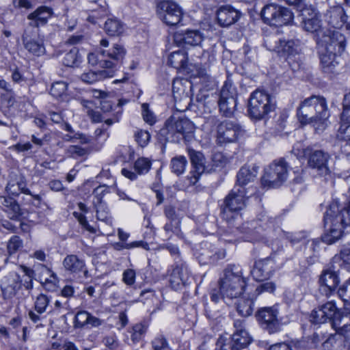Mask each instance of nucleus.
<instances>
[{
	"label": "nucleus",
	"instance_id": "59",
	"mask_svg": "<svg viewBox=\"0 0 350 350\" xmlns=\"http://www.w3.org/2000/svg\"><path fill=\"white\" fill-rule=\"evenodd\" d=\"M67 153L73 157H81L85 154L86 150L77 146H70L67 149Z\"/></svg>",
	"mask_w": 350,
	"mask_h": 350
},
{
	"label": "nucleus",
	"instance_id": "29",
	"mask_svg": "<svg viewBox=\"0 0 350 350\" xmlns=\"http://www.w3.org/2000/svg\"><path fill=\"white\" fill-rule=\"evenodd\" d=\"M32 31L26 29L22 36V41L24 47L30 53L40 56L45 52V48L42 41L31 38Z\"/></svg>",
	"mask_w": 350,
	"mask_h": 350
},
{
	"label": "nucleus",
	"instance_id": "41",
	"mask_svg": "<svg viewBox=\"0 0 350 350\" xmlns=\"http://www.w3.org/2000/svg\"><path fill=\"white\" fill-rule=\"evenodd\" d=\"M81 62V57L76 47H73L69 52L66 53L62 60L63 64L68 67L77 66Z\"/></svg>",
	"mask_w": 350,
	"mask_h": 350
},
{
	"label": "nucleus",
	"instance_id": "26",
	"mask_svg": "<svg viewBox=\"0 0 350 350\" xmlns=\"http://www.w3.org/2000/svg\"><path fill=\"white\" fill-rule=\"evenodd\" d=\"M302 27L303 29L308 32L317 33V38H321L320 35L323 33L321 29V21L319 20L317 14L308 9L302 11Z\"/></svg>",
	"mask_w": 350,
	"mask_h": 350
},
{
	"label": "nucleus",
	"instance_id": "46",
	"mask_svg": "<svg viewBox=\"0 0 350 350\" xmlns=\"http://www.w3.org/2000/svg\"><path fill=\"white\" fill-rule=\"evenodd\" d=\"M50 302V299L48 296L44 294L39 295L35 301L34 308L35 310L39 314H43L46 312V308Z\"/></svg>",
	"mask_w": 350,
	"mask_h": 350
},
{
	"label": "nucleus",
	"instance_id": "36",
	"mask_svg": "<svg viewBox=\"0 0 350 350\" xmlns=\"http://www.w3.org/2000/svg\"><path fill=\"white\" fill-rule=\"evenodd\" d=\"M6 191L13 196H17L20 193H29L26 183L22 177L9 180L6 186Z\"/></svg>",
	"mask_w": 350,
	"mask_h": 350
},
{
	"label": "nucleus",
	"instance_id": "27",
	"mask_svg": "<svg viewBox=\"0 0 350 350\" xmlns=\"http://www.w3.org/2000/svg\"><path fill=\"white\" fill-rule=\"evenodd\" d=\"M203 38L202 33L196 29L178 31L174 34V41L178 44L198 46L201 44Z\"/></svg>",
	"mask_w": 350,
	"mask_h": 350
},
{
	"label": "nucleus",
	"instance_id": "54",
	"mask_svg": "<svg viewBox=\"0 0 350 350\" xmlns=\"http://www.w3.org/2000/svg\"><path fill=\"white\" fill-rule=\"evenodd\" d=\"M90 314V313L85 310L78 312L75 318V326L77 327H83L88 325V320Z\"/></svg>",
	"mask_w": 350,
	"mask_h": 350
},
{
	"label": "nucleus",
	"instance_id": "17",
	"mask_svg": "<svg viewBox=\"0 0 350 350\" xmlns=\"http://www.w3.org/2000/svg\"><path fill=\"white\" fill-rule=\"evenodd\" d=\"M275 230V219L269 217L265 213L260 214L255 221L254 229L251 230L252 241L263 240Z\"/></svg>",
	"mask_w": 350,
	"mask_h": 350
},
{
	"label": "nucleus",
	"instance_id": "21",
	"mask_svg": "<svg viewBox=\"0 0 350 350\" xmlns=\"http://www.w3.org/2000/svg\"><path fill=\"white\" fill-rule=\"evenodd\" d=\"M275 268V262L271 258H266L255 261L251 274L256 281L262 282L270 278Z\"/></svg>",
	"mask_w": 350,
	"mask_h": 350
},
{
	"label": "nucleus",
	"instance_id": "64",
	"mask_svg": "<svg viewBox=\"0 0 350 350\" xmlns=\"http://www.w3.org/2000/svg\"><path fill=\"white\" fill-rule=\"evenodd\" d=\"M12 80L16 83H21L25 81V79L18 68H15L12 70Z\"/></svg>",
	"mask_w": 350,
	"mask_h": 350
},
{
	"label": "nucleus",
	"instance_id": "57",
	"mask_svg": "<svg viewBox=\"0 0 350 350\" xmlns=\"http://www.w3.org/2000/svg\"><path fill=\"white\" fill-rule=\"evenodd\" d=\"M275 289V284L272 282H267L260 284L256 288L257 295L263 292L273 293Z\"/></svg>",
	"mask_w": 350,
	"mask_h": 350
},
{
	"label": "nucleus",
	"instance_id": "48",
	"mask_svg": "<svg viewBox=\"0 0 350 350\" xmlns=\"http://www.w3.org/2000/svg\"><path fill=\"white\" fill-rule=\"evenodd\" d=\"M341 121V124L350 125V92L346 94L344 98Z\"/></svg>",
	"mask_w": 350,
	"mask_h": 350
},
{
	"label": "nucleus",
	"instance_id": "9",
	"mask_svg": "<svg viewBox=\"0 0 350 350\" xmlns=\"http://www.w3.org/2000/svg\"><path fill=\"white\" fill-rule=\"evenodd\" d=\"M24 271L27 275L29 280H25L23 284L20 275L14 271L9 273L1 279L0 287L4 299H10L14 297L23 285L27 290L32 288L33 282L31 275L33 273V271L27 267L24 268Z\"/></svg>",
	"mask_w": 350,
	"mask_h": 350
},
{
	"label": "nucleus",
	"instance_id": "45",
	"mask_svg": "<svg viewBox=\"0 0 350 350\" xmlns=\"http://www.w3.org/2000/svg\"><path fill=\"white\" fill-rule=\"evenodd\" d=\"M23 246V240L18 236H12L7 243V252L9 256L14 255Z\"/></svg>",
	"mask_w": 350,
	"mask_h": 350
},
{
	"label": "nucleus",
	"instance_id": "18",
	"mask_svg": "<svg viewBox=\"0 0 350 350\" xmlns=\"http://www.w3.org/2000/svg\"><path fill=\"white\" fill-rule=\"evenodd\" d=\"M100 55L105 57L100 60V68L113 70L112 68L124 59L126 49L121 44H114L112 48L108 50L100 49Z\"/></svg>",
	"mask_w": 350,
	"mask_h": 350
},
{
	"label": "nucleus",
	"instance_id": "6",
	"mask_svg": "<svg viewBox=\"0 0 350 350\" xmlns=\"http://www.w3.org/2000/svg\"><path fill=\"white\" fill-rule=\"evenodd\" d=\"M255 191L256 189L252 187H249L248 189L234 187L225 198L224 206L221 212L222 217L229 221L240 216L239 212L246 206L248 193L252 195Z\"/></svg>",
	"mask_w": 350,
	"mask_h": 350
},
{
	"label": "nucleus",
	"instance_id": "13",
	"mask_svg": "<svg viewBox=\"0 0 350 350\" xmlns=\"http://www.w3.org/2000/svg\"><path fill=\"white\" fill-rule=\"evenodd\" d=\"M261 16L266 23L274 26L288 25L293 18L291 10L275 4L265 5L261 11Z\"/></svg>",
	"mask_w": 350,
	"mask_h": 350
},
{
	"label": "nucleus",
	"instance_id": "31",
	"mask_svg": "<svg viewBox=\"0 0 350 350\" xmlns=\"http://www.w3.org/2000/svg\"><path fill=\"white\" fill-rule=\"evenodd\" d=\"M258 171L255 167H243L240 169L237 176V185L238 188H245L247 185L253 183L256 176Z\"/></svg>",
	"mask_w": 350,
	"mask_h": 350
},
{
	"label": "nucleus",
	"instance_id": "40",
	"mask_svg": "<svg viewBox=\"0 0 350 350\" xmlns=\"http://www.w3.org/2000/svg\"><path fill=\"white\" fill-rule=\"evenodd\" d=\"M51 15V10L49 8L41 6L27 16L28 19H36L41 25L46 23Z\"/></svg>",
	"mask_w": 350,
	"mask_h": 350
},
{
	"label": "nucleus",
	"instance_id": "47",
	"mask_svg": "<svg viewBox=\"0 0 350 350\" xmlns=\"http://www.w3.org/2000/svg\"><path fill=\"white\" fill-rule=\"evenodd\" d=\"M151 167V161L144 157L139 158L134 163V169L139 174L147 173Z\"/></svg>",
	"mask_w": 350,
	"mask_h": 350
},
{
	"label": "nucleus",
	"instance_id": "50",
	"mask_svg": "<svg viewBox=\"0 0 350 350\" xmlns=\"http://www.w3.org/2000/svg\"><path fill=\"white\" fill-rule=\"evenodd\" d=\"M152 347L154 350H171L167 339L162 335H159L152 341Z\"/></svg>",
	"mask_w": 350,
	"mask_h": 350
},
{
	"label": "nucleus",
	"instance_id": "49",
	"mask_svg": "<svg viewBox=\"0 0 350 350\" xmlns=\"http://www.w3.org/2000/svg\"><path fill=\"white\" fill-rule=\"evenodd\" d=\"M143 247L145 250L149 249L148 244L144 241H133L130 243H123V241H122V242H119V243H116L114 244V248L117 250H121L123 249L130 250V249H132L134 247Z\"/></svg>",
	"mask_w": 350,
	"mask_h": 350
},
{
	"label": "nucleus",
	"instance_id": "61",
	"mask_svg": "<svg viewBox=\"0 0 350 350\" xmlns=\"http://www.w3.org/2000/svg\"><path fill=\"white\" fill-rule=\"evenodd\" d=\"M104 345L111 350L118 348V342L115 336H108L103 339Z\"/></svg>",
	"mask_w": 350,
	"mask_h": 350
},
{
	"label": "nucleus",
	"instance_id": "7",
	"mask_svg": "<svg viewBox=\"0 0 350 350\" xmlns=\"http://www.w3.org/2000/svg\"><path fill=\"white\" fill-rule=\"evenodd\" d=\"M264 44L268 50L286 58L299 54L302 49V43L299 39L283 40L278 33L267 35L264 38Z\"/></svg>",
	"mask_w": 350,
	"mask_h": 350
},
{
	"label": "nucleus",
	"instance_id": "44",
	"mask_svg": "<svg viewBox=\"0 0 350 350\" xmlns=\"http://www.w3.org/2000/svg\"><path fill=\"white\" fill-rule=\"evenodd\" d=\"M320 241L316 239H312L308 242L306 250V255L308 258L309 262L313 263L315 261V258L319 252Z\"/></svg>",
	"mask_w": 350,
	"mask_h": 350
},
{
	"label": "nucleus",
	"instance_id": "51",
	"mask_svg": "<svg viewBox=\"0 0 350 350\" xmlns=\"http://www.w3.org/2000/svg\"><path fill=\"white\" fill-rule=\"evenodd\" d=\"M230 98H235L234 88L231 83L225 82L220 92L219 100H226Z\"/></svg>",
	"mask_w": 350,
	"mask_h": 350
},
{
	"label": "nucleus",
	"instance_id": "4",
	"mask_svg": "<svg viewBox=\"0 0 350 350\" xmlns=\"http://www.w3.org/2000/svg\"><path fill=\"white\" fill-rule=\"evenodd\" d=\"M219 289L224 297L234 299L244 292L246 280L243 275V269L239 265H230L224 271L220 278Z\"/></svg>",
	"mask_w": 350,
	"mask_h": 350
},
{
	"label": "nucleus",
	"instance_id": "33",
	"mask_svg": "<svg viewBox=\"0 0 350 350\" xmlns=\"http://www.w3.org/2000/svg\"><path fill=\"white\" fill-rule=\"evenodd\" d=\"M68 86V84L65 81H55L51 85L50 94L60 101L68 102L70 99Z\"/></svg>",
	"mask_w": 350,
	"mask_h": 350
},
{
	"label": "nucleus",
	"instance_id": "60",
	"mask_svg": "<svg viewBox=\"0 0 350 350\" xmlns=\"http://www.w3.org/2000/svg\"><path fill=\"white\" fill-rule=\"evenodd\" d=\"M42 314L38 313L36 311L29 310L28 312V317L29 319L35 324H36V327H43L44 325L41 323L43 317L41 316Z\"/></svg>",
	"mask_w": 350,
	"mask_h": 350
},
{
	"label": "nucleus",
	"instance_id": "35",
	"mask_svg": "<svg viewBox=\"0 0 350 350\" xmlns=\"http://www.w3.org/2000/svg\"><path fill=\"white\" fill-rule=\"evenodd\" d=\"M332 327L337 332H347L350 331V312L345 309L344 311H339Z\"/></svg>",
	"mask_w": 350,
	"mask_h": 350
},
{
	"label": "nucleus",
	"instance_id": "25",
	"mask_svg": "<svg viewBox=\"0 0 350 350\" xmlns=\"http://www.w3.org/2000/svg\"><path fill=\"white\" fill-rule=\"evenodd\" d=\"M189 155L193 169L190 172V176H188L187 179L190 185H194L205 171V158L202 153L194 150L191 151Z\"/></svg>",
	"mask_w": 350,
	"mask_h": 350
},
{
	"label": "nucleus",
	"instance_id": "55",
	"mask_svg": "<svg viewBox=\"0 0 350 350\" xmlns=\"http://www.w3.org/2000/svg\"><path fill=\"white\" fill-rule=\"evenodd\" d=\"M72 214L84 229L92 233L96 232V229L89 224L86 217L83 214L77 212H74Z\"/></svg>",
	"mask_w": 350,
	"mask_h": 350
},
{
	"label": "nucleus",
	"instance_id": "37",
	"mask_svg": "<svg viewBox=\"0 0 350 350\" xmlns=\"http://www.w3.org/2000/svg\"><path fill=\"white\" fill-rule=\"evenodd\" d=\"M187 62V54L183 49L173 51L168 57V64L175 68H184Z\"/></svg>",
	"mask_w": 350,
	"mask_h": 350
},
{
	"label": "nucleus",
	"instance_id": "58",
	"mask_svg": "<svg viewBox=\"0 0 350 350\" xmlns=\"http://www.w3.org/2000/svg\"><path fill=\"white\" fill-rule=\"evenodd\" d=\"M135 280V272L133 269H126L123 273V281L127 285H133Z\"/></svg>",
	"mask_w": 350,
	"mask_h": 350
},
{
	"label": "nucleus",
	"instance_id": "52",
	"mask_svg": "<svg viewBox=\"0 0 350 350\" xmlns=\"http://www.w3.org/2000/svg\"><path fill=\"white\" fill-rule=\"evenodd\" d=\"M135 139L141 147H144L149 143L150 135L146 131L138 130L135 133Z\"/></svg>",
	"mask_w": 350,
	"mask_h": 350
},
{
	"label": "nucleus",
	"instance_id": "28",
	"mask_svg": "<svg viewBox=\"0 0 350 350\" xmlns=\"http://www.w3.org/2000/svg\"><path fill=\"white\" fill-rule=\"evenodd\" d=\"M62 265L65 271L70 273L77 274L83 272L86 275L88 273L85 260L75 254L67 255L64 258Z\"/></svg>",
	"mask_w": 350,
	"mask_h": 350
},
{
	"label": "nucleus",
	"instance_id": "14",
	"mask_svg": "<svg viewBox=\"0 0 350 350\" xmlns=\"http://www.w3.org/2000/svg\"><path fill=\"white\" fill-rule=\"evenodd\" d=\"M279 312L275 306L263 307L256 313V318L261 327L269 334H275L282 329V324L278 318Z\"/></svg>",
	"mask_w": 350,
	"mask_h": 350
},
{
	"label": "nucleus",
	"instance_id": "2",
	"mask_svg": "<svg viewBox=\"0 0 350 350\" xmlns=\"http://www.w3.org/2000/svg\"><path fill=\"white\" fill-rule=\"evenodd\" d=\"M297 116L301 124H312L316 130H324L329 116L325 99L319 96L304 99L297 109Z\"/></svg>",
	"mask_w": 350,
	"mask_h": 350
},
{
	"label": "nucleus",
	"instance_id": "56",
	"mask_svg": "<svg viewBox=\"0 0 350 350\" xmlns=\"http://www.w3.org/2000/svg\"><path fill=\"white\" fill-rule=\"evenodd\" d=\"M338 137L346 142L350 146V125L341 124L338 129Z\"/></svg>",
	"mask_w": 350,
	"mask_h": 350
},
{
	"label": "nucleus",
	"instance_id": "39",
	"mask_svg": "<svg viewBox=\"0 0 350 350\" xmlns=\"http://www.w3.org/2000/svg\"><path fill=\"white\" fill-rule=\"evenodd\" d=\"M237 310L242 317H246L251 315L254 310L253 299L241 297L237 304Z\"/></svg>",
	"mask_w": 350,
	"mask_h": 350
},
{
	"label": "nucleus",
	"instance_id": "34",
	"mask_svg": "<svg viewBox=\"0 0 350 350\" xmlns=\"http://www.w3.org/2000/svg\"><path fill=\"white\" fill-rule=\"evenodd\" d=\"M0 206L8 213L10 219H16L21 215L20 206L12 198L0 196Z\"/></svg>",
	"mask_w": 350,
	"mask_h": 350
},
{
	"label": "nucleus",
	"instance_id": "43",
	"mask_svg": "<svg viewBox=\"0 0 350 350\" xmlns=\"http://www.w3.org/2000/svg\"><path fill=\"white\" fill-rule=\"evenodd\" d=\"M187 161L184 156H177L172 159L170 167L172 172L176 175L182 174L185 170Z\"/></svg>",
	"mask_w": 350,
	"mask_h": 350
},
{
	"label": "nucleus",
	"instance_id": "42",
	"mask_svg": "<svg viewBox=\"0 0 350 350\" xmlns=\"http://www.w3.org/2000/svg\"><path fill=\"white\" fill-rule=\"evenodd\" d=\"M237 106L236 98H230V100H219V107L223 116L230 117L233 115Z\"/></svg>",
	"mask_w": 350,
	"mask_h": 350
},
{
	"label": "nucleus",
	"instance_id": "10",
	"mask_svg": "<svg viewBox=\"0 0 350 350\" xmlns=\"http://www.w3.org/2000/svg\"><path fill=\"white\" fill-rule=\"evenodd\" d=\"M275 108L274 98L267 92L256 90L250 98L249 113L255 119H261Z\"/></svg>",
	"mask_w": 350,
	"mask_h": 350
},
{
	"label": "nucleus",
	"instance_id": "62",
	"mask_svg": "<svg viewBox=\"0 0 350 350\" xmlns=\"http://www.w3.org/2000/svg\"><path fill=\"white\" fill-rule=\"evenodd\" d=\"M12 5L16 9L25 8L29 10L33 8L32 3L30 0H12Z\"/></svg>",
	"mask_w": 350,
	"mask_h": 350
},
{
	"label": "nucleus",
	"instance_id": "3",
	"mask_svg": "<svg viewBox=\"0 0 350 350\" xmlns=\"http://www.w3.org/2000/svg\"><path fill=\"white\" fill-rule=\"evenodd\" d=\"M350 226V221L345 210H340L337 201L332 202L326 211L324 216V227L325 232L323 236V241L327 244H332L342 235L345 226Z\"/></svg>",
	"mask_w": 350,
	"mask_h": 350
},
{
	"label": "nucleus",
	"instance_id": "30",
	"mask_svg": "<svg viewBox=\"0 0 350 350\" xmlns=\"http://www.w3.org/2000/svg\"><path fill=\"white\" fill-rule=\"evenodd\" d=\"M189 275V272L185 264L176 265L172 271L170 282L174 287L185 284L188 280Z\"/></svg>",
	"mask_w": 350,
	"mask_h": 350
},
{
	"label": "nucleus",
	"instance_id": "24",
	"mask_svg": "<svg viewBox=\"0 0 350 350\" xmlns=\"http://www.w3.org/2000/svg\"><path fill=\"white\" fill-rule=\"evenodd\" d=\"M218 24L221 27H229L241 18V12L230 5L220 6L217 10Z\"/></svg>",
	"mask_w": 350,
	"mask_h": 350
},
{
	"label": "nucleus",
	"instance_id": "16",
	"mask_svg": "<svg viewBox=\"0 0 350 350\" xmlns=\"http://www.w3.org/2000/svg\"><path fill=\"white\" fill-rule=\"evenodd\" d=\"M159 18L169 26H174L180 23L183 12L178 4L171 1H163L157 5Z\"/></svg>",
	"mask_w": 350,
	"mask_h": 350
},
{
	"label": "nucleus",
	"instance_id": "53",
	"mask_svg": "<svg viewBox=\"0 0 350 350\" xmlns=\"http://www.w3.org/2000/svg\"><path fill=\"white\" fill-rule=\"evenodd\" d=\"M142 114L144 120L149 124L150 125H152L156 122V117L153 112L149 109V106L147 103H143L142 105Z\"/></svg>",
	"mask_w": 350,
	"mask_h": 350
},
{
	"label": "nucleus",
	"instance_id": "19",
	"mask_svg": "<svg viewBox=\"0 0 350 350\" xmlns=\"http://www.w3.org/2000/svg\"><path fill=\"white\" fill-rule=\"evenodd\" d=\"M319 283L321 293L327 297H330L336 291L340 283L338 271L332 267L323 269L319 277Z\"/></svg>",
	"mask_w": 350,
	"mask_h": 350
},
{
	"label": "nucleus",
	"instance_id": "5",
	"mask_svg": "<svg viewBox=\"0 0 350 350\" xmlns=\"http://www.w3.org/2000/svg\"><path fill=\"white\" fill-rule=\"evenodd\" d=\"M194 130L193 124L187 118L172 116L166 120L161 135L170 142H189L193 137Z\"/></svg>",
	"mask_w": 350,
	"mask_h": 350
},
{
	"label": "nucleus",
	"instance_id": "1",
	"mask_svg": "<svg viewBox=\"0 0 350 350\" xmlns=\"http://www.w3.org/2000/svg\"><path fill=\"white\" fill-rule=\"evenodd\" d=\"M342 30L329 29L323 31L321 38H317L320 48L322 70L325 73H334L338 59L346 46V37Z\"/></svg>",
	"mask_w": 350,
	"mask_h": 350
},
{
	"label": "nucleus",
	"instance_id": "11",
	"mask_svg": "<svg viewBox=\"0 0 350 350\" xmlns=\"http://www.w3.org/2000/svg\"><path fill=\"white\" fill-rule=\"evenodd\" d=\"M292 152L297 157H307L308 166L314 170L319 176H325L330 174L328 167L330 156L327 152L321 150H314L312 147L303 149L301 154L299 152L298 149L294 147Z\"/></svg>",
	"mask_w": 350,
	"mask_h": 350
},
{
	"label": "nucleus",
	"instance_id": "32",
	"mask_svg": "<svg viewBox=\"0 0 350 350\" xmlns=\"http://www.w3.org/2000/svg\"><path fill=\"white\" fill-rule=\"evenodd\" d=\"M114 72L113 70H89L81 75V79L83 82L90 84L106 78L112 77L114 75Z\"/></svg>",
	"mask_w": 350,
	"mask_h": 350
},
{
	"label": "nucleus",
	"instance_id": "22",
	"mask_svg": "<svg viewBox=\"0 0 350 350\" xmlns=\"http://www.w3.org/2000/svg\"><path fill=\"white\" fill-rule=\"evenodd\" d=\"M235 331L232 336V350H240L250 342V337L245 329L244 321L237 319L234 322Z\"/></svg>",
	"mask_w": 350,
	"mask_h": 350
},
{
	"label": "nucleus",
	"instance_id": "15",
	"mask_svg": "<svg viewBox=\"0 0 350 350\" xmlns=\"http://www.w3.org/2000/svg\"><path fill=\"white\" fill-rule=\"evenodd\" d=\"M108 192L109 188L105 185L98 186L94 189L93 205L96 211V219L112 228L113 217L107 204L103 200V196Z\"/></svg>",
	"mask_w": 350,
	"mask_h": 350
},
{
	"label": "nucleus",
	"instance_id": "8",
	"mask_svg": "<svg viewBox=\"0 0 350 350\" xmlns=\"http://www.w3.org/2000/svg\"><path fill=\"white\" fill-rule=\"evenodd\" d=\"M206 123L216 126L217 142L219 144L234 142L244 133V130L237 121H219L215 116H211Z\"/></svg>",
	"mask_w": 350,
	"mask_h": 350
},
{
	"label": "nucleus",
	"instance_id": "63",
	"mask_svg": "<svg viewBox=\"0 0 350 350\" xmlns=\"http://www.w3.org/2000/svg\"><path fill=\"white\" fill-rule=\"evenodd\" d=\"M101 59H105L100 55V49L97 51V53H89L88 56V63L92 66L99 65L100 67V60Z\"/></svg>",
	"mask_w": 350,
	"mask_h": 350
},
{
	"label": "nucleus",
	"instance_id": "20",
	"mask_svg": "<svg viewBox=\"0 0 350 350\" xmlns=\"http://www.w3.org/2000/svg\"><path fill=\"white\" fill-rule=\"evenodd\" d=\"M338 312L339 310L335 303L332 301H327L312 310L311 321L314 323H324L329 321L332 325Z\"/></svg>",
	"mask_w": 350,
	"mask_h": 350
},
{
	"label": "nucleus",
	"instance_id": "12",
	"mask_svg": "<svg viewBox=\"0 0 350 350\" xmlns=\"http://www.w3.org/2000/svg\"><path fill=\"white\" fill-rule=\"evenodd\" d=\"M288 167L284 159L272 162L265 168V172L261 178L262 185L267 188L280 187L287 178Z\"/></svg>",
	"mask_w": 350,
	"mask_h": 350
},
{
	"label": "nucleus",
	"instance_id": "38",
	"mask_svg": "<svg viewBox=\"0 0 350 350\" xmlns=\"http://www.w3.org/2000/svg\"><path fill=\"white\" fill-rule=\"evenodd\" d=\"M105 30L111 36H118L124 31L123 24L118 19H108L105 23Z\"/></svg>",
	"mask_w": 350,
	"mask_h": 350
},
{
	"label": "nucleus",
	"instance_id": "23",
	"mask_svg": "<svg viewBox=\"0 0 350 350\" xmlns=\"http://www.w3.org/2000/svg\"><path fill=\"white\" fill-rule=\"evenodd\" d=\"M326 19L329 25L336 30H342L344 27L347 30L349 25L346 23L347 18L344 9L337 5L331 7L326 12Z\"/></svg>",
	"mask_w": 350,
	"mask_h": 350
}]
</instances>
